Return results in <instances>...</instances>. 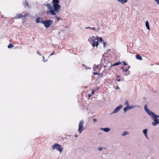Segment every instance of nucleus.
I'll list each match as a JSON object with an SVG mask.
<instances>
[{
	"label": "nucleus",
	"mask_w": 159,
	"mask_h": 159,
	"mask_svg": "<svg viewBox=\"0 0 159 159\" xmlns=\"http://www.w3.org/2000/svg\"><path fill=\"white\" fill-rule=\"evenodd\" d=\"M149 115L153 121L152 123L153 126H155L159 124V119L157 118L156 114L154 112H152Z\"/></svg>",
	"instance_id": "f257e3e1"
},
{
	"label": "nucleus",
	"mask_w": 159,
	"mask_h": 159,
	"mask_svg": "<svg viewBox=\"0 0 159 159\" xmlns=\"http://www.w3.org/2000/svg\"><path fill=\"white\" fill-rule=\"evenodd\" d=\"M53 23V21L51 20H45L42 22V23L44 24L46 28H49Z\"/></svg>",
	"instance_id": "f03ea898"
},
{
	"label": "nucleus",
	"mask_w": 159,
	"mask_h": 159,
	"mask_svg": "<svg viewBox=\"0 0 159 159\" xmlns=\"http://www.w3.org/2000/svg\"><path fill=\"white\" fill-rule=\"evenodd\" d=\"M52 148L53 150L56 149L58 151H60L61 153L63 150V148L62 146L58 144H55L53 145Z\"/></svg>",
	"instance_id": "7ed1b4c3"
},
{
	"label": "nucleus",
	"mask_w": 159,
	"mask_h": 159,
	"mask_svg": "<svg viewBox=\"0 0 159 159\" xmlns=\"http://www.w3.org/2000/svg\"><path fill=\"white\" fill-rule=\"evenodd\" d=\"M84 123V121L83 120H81L80 122L78 131L80 133H81L82 131L84 130V128L83 126Z\"/></svg>",
	"instance_id": "20e7f679"
},
{
	"label": "nucleus",
	"mask_w": 159,
	"mask_h": 159,
	"mask_svg": "<svg viewBox=\"0 0 159 159\" xmlns=\"http://www.w3.org/2000/svg\"><path fill=\"white\" fill-rule=\"evenodd\" d=\"M96 40H97L96 39H89V41L93 47H94L96 46L97 47L99 44V43L98 41H95Z\"/></svg>",
	"instance_id": "39448f33"
},
{
	"label": "nucleus",
	"mask_w": 159,
	"mask_h": 159,
	"mask_svg": "<svg viewBox=\"0 0 159 159\" xmlns=\"http://www.w3.org/2000/svg\"><path fill=\"white\" fill-rule=\"evenodd\" d=\"M53 11L55 13H58L61 10V7L59 4L53 5Z\"/></svg>",
	"instance_id": "423d86ee"
},
{
	"label": "nucleus",
	"mask_w": 159,
	"mask_h": 159,
	"mask_svg": "<svg viewBox=\"0 0 159 159\" xmlns=\"http://www.w3.org/2000/svg\"><path fill=\"white\" fill-rule=\"evenodd\" d=\"M48 9L49 10V11L47 12V14H50L53 16L56 15V13L54 12L52 7L51 6L48 7Z\"/></svg>",
	"instance_id": "0eeeda50"
},
{
	"label": "nucleus",
	"mask_w": 159,
	"mask_h": 159,
	"mask_svg": "<svg viewBox=\"0 0 159 159\" xmlns=\"http://www.w3.org/2000/svg\"><path fill=\"white\" fill-rule=\"evenodd\" d=\"M27 15V14H26L24 12H22L21 14H18L16 16V18L18 19L21 18L24 20L25 19V16Z\"/></svg>",
	"instance_id": "6e6552de"
},
{
	"label": "nucleus",
	"mask_w": 159,
	"mask_h": 159,
	"mask_svg": "<svg viewBox=\"0 0 159 159\" xmlns=\"http://www.w3.org/2000/svg\"><path fill=\"white\" fill-rule=\"evenodd\" d=\"M122 107V106L121 105L119 106L111 113V114L117 113L120 110Z\"/></svg>",
	"instance_id": "1a4fd4ad"
},
{
	"label": "nucleus",
	"mask_w": 159,
	"mask_h": 159,
	"mask_svg": "<svg viewBox=\"0 0 159 159\" xmlns=\"http://www.w3.org/2000/svg\"><path fill=\"white\" fill-rule=\"evenodd\" d=\"M137 106H134L131 105L130 106H127L124 108V111L125 112L127 110L131 109L132 108H134L135 107Z\"/></svg>",
	"instance_id": "9d476101"
},
{
	"label": "nucleus",
	"mask_w": 159,
	"mask_h": 159,
	"mask_svg": "<svg viewBox=\"0 0 159 159\" xmlns=\"http://www.w3.org/2000/svg\"><path fill=\"white\" fill-rule=\"evenodd\" d=\"M144 108L145 111L148 113V115L152 112L148 108L147 106L146 105L144 106Z\"/></svg>",
	"instance_id": "9b49d317"
},
{
	"label": "nucleus",
	"mask_w": 159,
	"mask_h": 159,
	"mask_svg": "<svg viewBox=\"0 0 159 159\" xmlns=\"http://www.w3.org/2000/svg\"><path fill=\"white\" fill-rule=\"evenodd\" d=\"M148 130V129H145L143 130V132L144 135L146 137L147 139H148V137L147 136Z\"/></svg>",
	"instance_id": "f8f14e48"
},
{
	"label": "nucleus",
	"mask_w": 159,
	"mask_h": 159,
	"mask_svg": "<svg viewBox=\"0 0 159 159\" xmlns=\"http://www.w3.org/2000/svg\"><path fill=\"white\" fill-rule=\"evenodd\" d=\"M36 23H42V22L43 21L42 18H41L39 17H38L36 18Z\"/></svg>",
	"instance_id": "ddd939ff"
},
{
	"label": "nucleus",
	"mask_w": 159,
	"mask_h": 159,
	"mask_svg": "<svg viewBox=\"0 0 159 159\" xmlns=\"http://www.w3.org/2000/svg\"><path fill=\"white\" fill-rule=\"evenodd\" d=\"M100 129L104 131L105 132H108L110 130V129L109 128H101Z\"/></svg>",
	"instance_id": "4468645a"
},
{
	"label": "nucleus",
	"mask_w": 159,
	"mask_h": 159,
	"mask_svg": "<svg viewBox=\"0 0 159 159\" xmlns=\"http://www.w3.org/2000/svg\"><path fill=\"white\" fill-rule=\"evenodd\" d=\"M136 57L137 59L139 60H142V57L139 54H137L136 55Z\"/></svg>",
	"instance_id": "2eb2a0df"
},
{
	"label": "nucleus",
	"mask_w": 159,
	"mask_h": 159,
	"mask_svg": "<svg viewBox=\"0 0 159 159\" xmlns=\"http://www.w3.org/2000/svg\"><path fill=\"white\" fill-rule=\"evenodd\" d=\"M52 2L53 5H56L59 4V0H52Z\"/></svg>",
	"instance_id": "dca6fc26"
},
{
	"label": "nucleus",
	"mask_w": 159,
	"mask_h": 159,
	"mask_svg": "<svg viewBox=\"0 0 159 159\" xmlns=\"http://www.w3.org/2000/svg\"><path fill=\"white\" fill-rule=\"evenodd\" d=\"M95 38H96V39L97 40L98 42L100 41L102 42L103 41L102 38L101 37H100L99 38L98 37L96 36L95 37Z\"/></svg>",
	"instance_id": "f3484780"
},
{
	"label": "nucleus",
	"mask_w": 159,
	"mask_h": 159,
	"mask_svg": "<svg viewBox=\"0 0 159 159\" xmlns=\"http://www.w3.org/2000/svg\"><path fill=\"white\" fill-rule=\"evenodd\" d=\"M145 25L147 29L149 30L150 29L149 24L148 21H146L145 23Z\"/></svg>",
	"instance_id": "a211bd4d"
},
{
	"label": "nucleus",
	"mask_w": 159,
	"mask_h": 159,
	"mask_svg": "<svg viewBox=\"0 0 159 159\" xmlns=\"http://www.w3.org/2000/svg\"><path fill=\"white\" fill-rule=\"evenodd\" d=\"M121 64L120 61H119L113 64L111 66H114Z\"/></svg>",
	"instance_id": "6ab92c4d"
},
{
	"label": "nucleus",
	"mask_w": 159,
	"mask_h": 159,
	"mask_svg": "<svg viewBox=\"0 0 159 159\" xmlns=\"http://www.w3.org/2000/svg\"><path fill=\"white\" fill-rule=\"evenodd\" d=\"M129 134V133L127 132V131H124L123 133L122 134V136H125Z\"/></svg>",
	"instance_id": "aec40b11"
},
{
	"label": "nucleus",
	"mask_w": 159,
	"mask_h": 159,
	"mask_svg": "<svg viewBox=\"0 0 159 159\" xmlns=\"http://www.w3.org/2000/svg\"><path fill=\"white\" fill-rule=\"evenodd\" d=\"M23 5L24 6H25V7H26V5L27 6H28V3L27 2L26 0H25V2H24Z\"/></svg>",
	"instance_id": "412c9836"
},
{
	"label": "nucleus",
	"mask_w": 159,
	"mask_h": 159,
	"mask_svg": "<svg viewBox=\"0 0 159 159\" xmlns=\"http://www.w3.org/2000/svg\"><path fill=\"white\" fill-rule=\"evenodd\" d=\"M82 65H83V66L85 67L86 70L91 69V68L90 67L87 66H86L84 64H82Z\"/></svg>",
	"instance_id": "4be33fe9"
},
{
	"label": "nucleus",
	"mask_w": 159,
	"mask_h": 159,
	"mask_svg": "<svg viewBox=\"0 0 159 159\" xmlns=\"http://www.w3.org/2000/svg\"><path fill=\"white\" fill-rule=\"evenodd\" d=\"M14 46L11 43H10L8 46V48H11L13 47Z\"/></svg>",
	"instance_id": "5701e85b"
},
{
	"label": "nucleus",
	"mask_w": 159,
	"mask_h": 159,
	"mask_svg": "<svg viewBox=\"0 0 159 159\" xmlns=\"http://www.w3.org/2000/svg\"><path fill=\"white\" fill-rule=\"evenodd\" d=\"M125 105H126L127 106H129V102L128 100L126 101L125 102Z\"/></svg>",
	"instance_id": "b1692460"
},
{
	"label": "nucleus",
	"mask_w": 159,
	"mask_h": 159,
	"mask_svg": "<svg viewBox=\"0 0 159 159\" xmlns=\"http://www.w3.org/2000/svg\"><path fill=\"white\" fill-rule=\"evenodd\" d=\"M94 69H99L98 65H96L95 64L94 65V67H93Z\"/></svg>",
	"instance_id": "393cba45"
},
{
	"label": "nucleus",
	"mask_w": 159,
	"mask_h": 159,
	"mask_svg": "<svg viewBox=\"0 0 159 159\" xmlns=\"http://www.w3.org/2000/svg\"><path fill=\"white\" fill-rule=\"evenodd\" d=\"M45 6L47 7H50L51 5L48 3H47L46 4L44 5Z\"/></svg>",
	"instance_id": "a878e982"
},
{
	"label": "nucleus",
	"mask_w": 159,
	"mask_h": 159,
	"mask_svg": "<svg viewBox=\"0 0 159 159\" xmlns=\"http://www.w3.org/2000/svg\"><path fill=\"white\" fill-rule=\"evenodd\" d=\"M93 74L94 75H100L99 73H97L96 72H94L93 73Z\"/></svg>",
	"instance_id": "bb28decb"
},
{
	"label": "nucleus",
	"mask_w": 159,
	"mask_h": 159,
	"mask_svg": "<svg viewBox=\"0 0 159 159\" xmlns=\"http://www.w3.org/2000/svg\"><path fill=\"white\" fill-rule=\"evenodd\" d=\"M119 77V76H118L116 77V80H117V81L120 82V79L119 78L118 79V78Z\"/></svg>",
	"instance_id": "cd10ccee"
},
{
	"label": "nucleus",
	"mask_w": 159,
	"mask_h": 159,
	"mask_svg": "<svg viewBox=\"0 0 159 159\" xmlns=\"http://www.w3.org/2000/svg\"><path fill=\"white\" fill-rule=\"evenodd\" d=\"M103 46H104V48H106V46H107V45H106V43H105V42H103Z\"/></svg>",
	"instance_id": "c85d7f7f"
},
{
	"label": "nucleus",
	"mask_w": 159,
	"mask_h": 159,
	"mask_svg": "<svg viewBox=\"0 0 159 159\" xmlns=\"http://www.w3.org/2000/svg\"><path fill=\"white\" fill-rule=\"evenodd\" d=\"M103 148H98V150L99 151H101V150H102V149H103Z\"/></svg>",
	"instance_id": "c756f323"
},
{
	"label": "nucleus",
	"mask_w": 159,
	"mask_h": 159,
	"mask_svg": "<svg viewBox=\"0 0 159 159\" xmlns=\"http://www.w3.org/2000/svg\"><path fill=\"white\" fill-rule=\"evenodd\" d=\"M56 19H57V21H58L59 20L60 18L57 16H56Z\"/></svg>",
	"instance_id": "7c9ffc66"
},
{
	"label": "nucleus",
	"mask_w": 159,
	"mask_h": 159,
	"mask_svg": "<svg viewBox=\"0 0 159 159\" xmlns=\"http://www.w3.org/2000/svg\"><path fill=\"white\" fill-rule=\"evenodd\" d=\"M155 1L157 3V4H159V0H155Z\"/></svg>",
	"instance_id": "2f4dec72"
},
{
	"label": "nucleus",
	"mask_w": 159,
	"mask_h": 159,
	"mask_svg": "<svg viewBox=\"0 0 159 159\" xmlns=\"http://www.w3.org/2000/svg\"><path fill=\"white\" fill-rule=\"evenodd\" d=\"M129 74V71H128V72L126 73V75H128Z\"/></svg>",
	"instance_id": "473e14b6"
},
{
	"label": "nucleus",
	"mask_w": 159,
	"mask_h": 159,
	"mask_svg": "<svg viewBox=\"0 0 159 159\" xmlns=\"http://www.w3.org/2000/svg\"><path fill=\"white\" fill-rule=\"evenodd\" d=\"M128 69H126V70H124V71H125V72L128 71Z\"/></svg>",
	"instance_id": "72a5a7b5"
},
{
	"label": "nucleus",
	"mask_w": 159,
	"mask_h": 159,
	"mask_svg": "<svg viewBox=\"0 0 159 159\" xmlns=\"http://www.w3.org/2000/svg\"><path fill=\"white\" fill-rule=\"evenodd\" d=\"M123 63H124V65L125 66H126V65H127V64L125 62V61H123Z\"/></svg>",
	"instance_id": "f704fd0d"
},
{
	"label": "nucleus",
	"mask_w": 159,
	"mask_h": 159,
	"mask_svg": "<svg viewBox=\"0 0 159 159\" xmlns=\"http://www.w3.org/2000/svg\"><path fill=\"white\" fill-rule=\"evenodd\" d=\"M110 49H108V50H107V53H108L109 51H110Z\"/></svg>",
	"instance_id": "c9c22d12"
},
{
	"label": "nucleus",
	"mask_w": 159,
	"mask_h": 159,
	"mask_svg": "<svg viewBox=\"0 0 159 159\" xmlns=\"http://www.w3.org/2000/svg\"><path fill=\"white\" fill-rule=\"evenodd\" d=\"M90 29H92L93 30H97V29H95V28L94 27H92L91 28H90Z\"/></svg>",
	"instance_id": "e433bc0d"
},
{
	"label": "nucleus",
	"mask_w": 159,
	"mask_h": 159,
	"mask_svg": "<svg viewBox=\"0 0 159 159\" xmlns=\"http://www.w3.org/2000/svg\"><path fill=\"white\" fill-rule=\"evenodd\" d=\"M37 53L38 54H39L40 55V56L41 55V54L40 53V52H39V51H38V52H37Z\"/></svg>",
	"instance_id": "4c0bfd02"
},
{
	"label": "nucleus",
	"mask_w": 159,
	"mask_h": 159,
	"mask_svg": "<svg viewBox=\"0 0 159 159\" xmlns=\"http://www.w3.org/2000/svg\"><path fill=\"white\" fill-rule=\"evenodd\" d=\"M55 53V52H53L52 53H51L50 55V56H52Z\"/></svg>",
	"instance_id": "58836bf2"
},
{
	"label": "nucleus",
	"mask_w": 159,
	"mask_h": 159,
	"mask_svg": "<svg viewBox=\"0 0 159 159\" xmlns=\"http://www.w3.org/2000/svg\"><path fill=\"white\" fill-rule=\"evenodd\" d=\"M94 90L93 91H92L91 92V93L92 94H94Z\"/></svg>",
	"instance_id": "ea45409f"
},
{
	"label": "nucleus",
	"mask_w": 159,
	"mask_h": 159,
	"mask_svg": "<svg viewBox=\"0 0 159 159\" xmlns=\"http://www.w3.org/2000/svg\"><path fill=\"white\" fill-rule=\"evenodd\" d=\"M93 121L94 122H96L97 121V120L96 119H93Z\"/></svg>",
	"instance_id": "a19ab883"
},
{
	"label": "nucleus",
	"mask_w": 159,
	"mask_h": 159,
	"mask_svg": "<svg viewBox=\"0 0 159 159\" xmlns=\"http://www.w3.org/2000/svg\"><path fill=\"white\" fill-rule=\"evenodd\" d=\"M156 116L157 117V119H158V118H159V115H157L156 114Z\"/></svg>",
	"instance_id": "79ce46f5"
},
{
	"label": "nucleus",
	"mask_w": 159,
	"mask_h": 159,
	"mask_svg": "<svg viewBox=\"0 0 159 159\" xmlns=\"http://www.w3.org/2000/svg\"><path fill=\"white\" fill-rule=\"evenodd\" d=\"M94 38H95V37H94V36H92V37L91 38V39H94Z\"/></svg>",
	"instance_id": "37998d69"
},
{
	"label": "nucleus",
	"mask_w": 159,
	"mask_h": 159,
	"mask_svg": "<svg viewBox=\"0 0 159 159\" xmlns=\"http://www.w3.org/2000/svg\"><path fill=\"white\" fill-rule=\"evenodd\" d=\"M43 61H44V57L43 56Z\"/></svg>",
	"instance_id": "c03bdc74"
},
{
	"label": "nucleus",
	"mask_w": 159,
	"mask_h": 159,
	"mask_svg": "<svg viewBox=\"0 0 159 159\" xmlns=\"http://www.w3.org/2000/svg\"><path fill=\"white\" fill-rule=\"evenodd\" d=\"M121 69H122V70H123V71H124V68L123 67H121Z\"/></svg>",
	"instance_id": "a18cd8bd"
},
{
	"label": "nucleus",
	"mask_w": 159,
	"mask_h": 159,
	"mask_svg": "<svg viewBox=\"0 0 159 159\" xmlns=\"http://www.w3.org/2000/svg\"><path fill=\"white\" fill-rule=\"evenodd\" d=\"M91 96V95L90 94H89L88 95V96L89 98H90Z\"/></svg>",
	"instance_id": "49530a36"
},
{
	"label": "nucleus",
	"mask_w": 159,
	"mask_h": 159,
	"mask_svg": "<svg viewBox=\"0 0 159 159\" xmlns=\"http://www.w3.org/2000/svg\"><path fill=\"white\" fill-rule=\"evenodd\" d=\"M93 70H94V72L95 71H96V69H94V68H93Z\"/></svg>",
	"instance_id": "de8ad7c7"
},
{
	"label": "nucleus",
	"mask_w": 159,
	"mask_h": 159,
	"mask_svg": "<svg viewBox=\"0 0 159 159\" xmlns=\"http://www.w3.org/2000/svg\"><path fill=\"white\" fill-rule=\"evenodd\" d=\"M90 28H91V27H86V29H88V28H90Z\"/></svg>",
	"instance_id": "09e8293b"
},
{
	"label": "nucleus",
	"mask_w": 159,
	"mask_h": 159,
	"mask_svg": "<svg viewBox=\"0 0 159 159\" xmlns=\"http://www.w3.org/2000/svg\"><path fill=\"white\" fill-rule=\"evenodd\" d=\"M75 137H78V135H75Z\"/></svg>",
	"instance_id": "8fccbe9b"
},
{
	"label": "nucleus",
	"mask_w": 159,
	"mask_h": 159,
	"mask_svg": "<svg viewBox=\"0 0 159 159\" xmlns=\"http://www.w3.org/2000/svg\"><path fill=\"white\" fill-rule=\"evenodd\" d=\"M119 89V87L118 86H117L116 88V89Z\"/></svg>",
	"instance_id": "3c124183"
},
{
	"label": "nucleus",
	"mask_w": 159,
	"mask_h": 159,
	"mask_svg": "<svg viewBox=\"0 0 159 159\" xmlns=\"http://www.w3.org/2000/svg\"><path fill=\"white\" fill-rule=\"evenodd\" d=\"M129 68H130V66H129L128 67V69H129Z\"/></svg>",
	"instance_id": "603ef678"
},
{
	"label": "nucleus",
	"mask_w": 159,
	"mask_h": 159,
	"mask_svg": "<svg viewBox=\"0 0 159 159\" xmlns=\"http://www.w3.org/2000/svg\"><path fill=\"white\" fill-rule=\"evenodd\" d=\"M98 30H100V28L99 27H98Z\"/></svg>",
	"instance_id": "864d4df0"
},
{
	"label": "nucleus",
	"mask_w": 159,
	"mask_h": 159,
	"mask_svg": "<svg viewBox=\"0 0 159 159\" xmlns=\"http://www.w3.org/2000/svg\"><path fill=\"white\" fill-rule=\"evenodd\" d=\"M102 74H101L102 76H101V77H102Z\"/></svg>",
	"instance_id": "5fc2aeb1"
}]
</instances>
